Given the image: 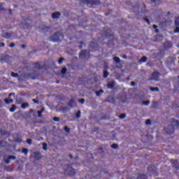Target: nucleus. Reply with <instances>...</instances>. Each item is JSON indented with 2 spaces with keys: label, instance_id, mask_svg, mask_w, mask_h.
<instances>
[{
  "label": "nucleus",
  "instance_id": "obj_2",
  "mask_svg": "<svg viewBox=\"0 0 179 179\" xmlns=\"http://www.w3.org/2000/svg\"><path fill=\"white\" fill-rule=\"evenodd\" d=\"M61 37H62V34L56 33L50 37V40H51V41H55V42L59 41V40H61Z\"/></svg>",
  "mask_w": 179,
  "mask_h": 179
},
{
  "label": "nucleus",
  "instance_id": "obj_16",
  "mask_svg": "<svg viewBox=\"0 0 179 179\" xmlns=\"http://www.w3.org/2000/svg\"><path fill=\"white\" fill-rule=\"evenodd\" d=\"M125 117H127V115H125V114H122V115H120L119 116V118H120V120H124V118H125Z\"/></svg>",
  "mask_w": 179,
  "mask_h": 179
},
{
  "label": "nucleus",
  "instance_id": "obj_33",
  "mask_svg": "<svg viewBox=\"0 0 179 179\" xmlns=\"http://www.w3.org/2000/svg\"><path fill=\"white\" fill-rule=\"evenodd\" d=\"M53 120H54V121H55L56 122H58V121H59V117H54Z\"/></svg>",
  "mask_w": 179,
  "mask_h": 179
},
{
  "label": "nucleus",
  "instance_id": "obj_29",
  "mask_svg": "<svg viewBox=\"0 0 179 179\" xmlns=\"http://www.w3.org/2000/svg\"><path fill=\"white\" fill-rule=\"evenodd\" d=\"M63 61H64V58H60V59H59V61H58V63H59V64H62Z\"/></svg>",
  "mask_w": 179,
  "mask_h": 179
},
{
  "label": "nucleus",
  "instance_id": "obj_41",
  "mask_svg": "<svg viewBox=\"0 0 179 179\" xmlns=\"http://www.w3.org/2000/svg\"><path fill=\"white\" fill-rule=\"evenodd\" d=\"M157 25H153V29H157Z\"/></svg>",
  "mask_w": 179,
  "mask_h": 179
},
{
  "label": "nucleus",
  "instance_id": "obj_24",
  "mask_svg": "<svg viewBox=\"0 0 179 179\" xmlns=\"http://www.w3.org/2000/svg\"><path fill=\"white\" fill-rule=\"evenodd\" d=\"M111 148H113V149H117V148H118V145L117 144H113L111 145Z\"/></svg>",
  "mask_w": 179,
  "mask_h": 179
},
{
  "label": "nucleus",
  "instance_id": "obj_31",
  "mask_svg": "<svg viewBox=\"0 0 179 179\" xmlns=\"http://www.w3.org/2000/svg\"><path fill=\"white\" fill-rule=\"evenodd\" d=\"M174 33H179V27H177L176 29L174 30Z\"/></svg>",
  "mask_w": 179,
  "mask_h": 179
},
{
  "label": "nucleus",
  "instance_id": "obj_43",
  "mask_svg": "<svg viewBox=\"0 0 179 179\" xmlns=\"http://www.w3.org/2000/svg\"><path fill=\"white\" fill-rule=\"evenodd\" d=\"M13 95H15V94L11 93V94H9V97H10V96H13Z\"/></svg>",
  "mask_w": 179,
  "mask_h": 179
},
{
  "label": "nucleus",
  "instance_id": "obj_17",
  "mask_svg": "<svg viewBox=\"0 0 179 179\" xmlns=\"http://www.w3.org/2000/svg\"><path fill=\"white\" fill-rule=\"evenodd\" d=\"M157 107V102H153L152 105V108H156Z\"/></svg>",
  "mask_w": 179,
  "mask_h": 179
},
{
  "label": "nucleus",
  "instance_id": "obj_46",
  "mask_svg": "<svg viewBox=\"0 0 179 179\" xmlns=\"http://www.w3.org/2000/svg\"><path fill=\"white\" fill-rule=\"evenodd\" d=\"M87 2H89V0H87Z\"/></svg>",
  "mask_w": 179,
  "mask_h": 179
},
{
  "label": "nucleus",
  "instance_id": "obj_25",
  "mask_svg": "<svg viewBox=\"0 0 179 179\" xmlns=\"http://www.w3.org/2000/svg\"><path fill=\"white\" fill-rule=\"evenodd\" d=\"M62 73H63V75L64 73H66V68H63L62 70Z\"/></svg>",
  "mask_w": 179,
  "mask_h": 179
},
{
  "label": "nucleus",
  "instance_id": "obj_1",
  "mask_svg": "<svg viewBox=\"0 0 179 179\" xmlns=\"http://www.w3.org/2000/svg\"><path fill=\"white\" fill-rule=\"evenodd\" d=\"M179 124L178 120H173L172 126H169V128L171 129L170 131L166 130L168 134H171V132H174V127H177Z\"/></svg>",
  "mask_w": 179,
  "mask_h": 179
},
{
  "label": "nucleus",
  "instance_id": "obj_7",
  "mask_svg": "<svg viewBox=\"0 0 179 179\" xmlns=\"http://www.w3.org/2000/svg\"><path fill=\"white\" fill-rule=\"evenodd\" d=\"M4 101L6 104H10V103H13V99H5Z\"/></svg>",
  "mask_w": 179,
  "mask_h": 179
},
{
  "label": "nucleus",
  "instance_id": "obj_35",
  "mask_svg": "<svg viewBox=\"0 0 179 179\" xmlns=\"http://www.w3.org/2000/svg\"><path fill=\"white\" fill-rule=\"evenodd\" d=\"M27 142L28 145H31V139H28L27 141Z\"/></svg>",
  "mask_w": 179,
  "mask_h": 179
},
{
  "label": "nucleus",
  "instance_id": "obj_37",
  "mask_svg": "<svg viewBox=\"0 0 179 179\" xmlns=\"http://www.w3.org/2000/svg\"><path fill=\"white\" fill-rule=\"evenodd\" d=\"M64 131H66V132H69V128L65 127Z\"/></svg>",
  "mask_w": 179,
  "mask_h": 179
},
{
  "label": "nucleus",
  "instance_id": "obj_47",
  "mask_svg": "<svg viewBox=\"0 0 179 179\" xmlns=\"http://www.w3.org/2000/svg\"><path fill=\"white\" fill-rule=\"evenodd\" d=\"M156 33H157V30H156Z\"/></svg>",
  "mask_w": 179,
  "mask_h": 179
},
{
  "label": "nucleus",
  "instance_id": "obj_36",
  "mask_svg": "<svg viewBox=\"0 0 179 179\" xmlns=\"http://www.w3.org/2000/svg\"><path fill=\"white\" fill-rule=\"evenodd\" d=\"M145 20L146 23H148V24H150V22L149 21V19L145 18Z\"/></svg>",
  "mask_w": 179,
  "mask_h": 179
},
{
  "label": "nucleus",
  "instance_id": "obj_26",
  "mask_svg": "<svg viewBox=\"0 0 179 179\" xmlns=\"http://www.w3.org/2000/svg\"><path fill=\"white\" fill-rule=\"evenodd\" d=\"M76 118H80V111H78L76 115Z\"/></svg>",
  "mask_w": 179,
  "mask_h": 179
},
{
  "label": "nucleus",
  "instance_id": "obj_4",
  "mask_svg": "<svg viewBox=\"0 0 179 179\" xmlns=\"http://www.w3.org/2000/svg\"><path fill=\"white\" fill-rule=\"evenodd\" d=\"M59 16H61V13H59V12L54 13L52 15V19H58V17H59Z\"/></svg>",
  "mask_w": 179,
  "mask_h": 179
},
{
  "label": "nucleus",
  "instance_id": "obj_27",
  "mask_svg": "<svg viewBox=\"0 0 179 179\" xmlns=\"http://www.w3.org/2000/svg\"><path fill=\"white\" fill-rule=\"evenodd\" d=\"M43 150H47V145L45 143H43Z\"/></svg>",
  "mask_w": 179,
  "mask_h": 179
},
{
  "label": "nucleus",
  "instance_id": "obj_32",
  "mask_svg": "<svg viewBox=\"0 0 179 179\" xmlns=\"http://www.w3.org/2000/svg\"><path fill=\"white\" fill-rule=\"evenodd\" d=\"M78 101L81 103L83 104L85 103V99H79Z\"/></svg>",
  "mask_w": 179,
  "mask_h": 179
},
{
  "label": "nucleus",
  "instance_id": "obj_11",
  "mask_svg": "<svg viewBox=\"0 0 179 179\" xmlns=\"http://www.w3.org/2000/svg\"><path fill=\"white\" fill-rule=\"evenodd\" d=\"M86 52H87V51L86 50L81 51V52L80 53V57H85V55H86Z\"/></svg>",
  "mask_w": 179,
  "mask_h": 179
},
{
  "label": "nucleus",
  "instance_id": "obj_42",
  "mask_svg": "<svg viewBox=\"0 0 179 179\" xmlns=\"http://www.w3.org/2000/svg\"><path fill=\"white\" fill-rule=\"evenodd\" d=\"M22 48H26V46L24 45H22Z\"/></svg>",
  "mask_w": 179,
  "mask_h": 179
},
{
  "label": "nucleus",
  "instance_id": "obj_22",
  "mask_svg": "<svg viewBox=\"0 0 179 179\" xmlns=\"http://www.w3.org/2000/svg\"><path fill=\"white\" fill-rule=\"evenodd\" d=\"M113 60L115 61V62H117V63L120 62V59L117 57H115L113 58Z\"/></svg>",
  "mask_w": 179,
  "mask_h": 179
},
{
  "label": "nucleus",
  "instance_id": "obj_38",
  "mask_svg": "<svg viewBox=\"0 0 179 179\" xmlns=\"http://www.w3.org/2000/svg\"><path fill=\"white\" fill-rule=\"evenodd\" d=\"M10 47L11 48H13V47H15V43H11V44L10 45Z\"/></svg>",
  "mask_w": 179,
  "mask_h": 179
},
{
  "label": "nucleus",
  "instance_id": "obj_12",
  "mask_svg": "<svg viewBox=\"0 0 179 179\" xmlns=\"http://www.w3.org/2000/svg\"><path fill=\"white\" fill-rule=\"evenodd\" d=\"M150 90H151V92H159V88L157 87H151Z\"/></svg>",
  "mask_w": 179,
  "mask_h": 179
},
{
  "label": "nucleus",
  "instance_id": "obj_39",
  "mask_svg": "<svg viewBox=\"0 0 179 179\" xmlns=\"http://www.w3.org/2000/svg\"><path fill=\"white\" fill-rule=\"evenodd\" d=\"M0 47H5V43H0Z\"/></svg>",
  "mask_w": 179,
  "mask_h": 179
},
{
  "label": "nucleus",
  "instance_id": "obj_28",
  "mask_svg": "<svg viewBox=\"0 0 179 179\" xmlns=\"http://www.w3.org/2000/svg\"><path fill=\"white\" fill-rule=\"evenodd\" d=\"M4 37H5L6 38H9V37H10V35H9V34H4Z\"/></svg>",
  "mask_w": 179,
  "mask_h": 179
},
{
  "label": "nucleus",
  "instance_id": "obj_19",
  "mask_svg": "<svg viewBox=\"0 0 179 179\" xmlns=\"http://www.w3.org/2000/svg\"><path fill=\"white\" fill-rule=\"evenodd\" d=\"M11 76H13V78H17V76H19V75L17 73H11Z\"/></svg>",
  "mask_w": 179,
  "mask_h": 179
},
{
  "label": "nucleus",
  "instance_id": "obj_13",
  "mask_svg": "<svg viewBox=\"0 0 179 179\" xmlns=\"http://www.w3.org/2000/svg\"><path fill=\"white\" fill-rule=\"evenodd\" d=\"M15 110H16V106L15 105H13L10 109V113H14Z\"/></svg>",
  "mask_w": 179,
  "mask_h": 179
},
{
  "label": "nucleus",
  "instance_id": "obj_18",
  "mask_svg": "<svg viewBox=\"0 0 179 179\" xmlns=\"http://www.w3.org/2000/svg\"><path fill=\"white\" fill-rule=\"evenodd\" d=\"M108 76V72L107 71H103V78H107Z\"/></svg>",
  "mask_w": 179,
  "mask_h": 179
},
{
  "label": "nucleus",
  "instance_id": "obj_8",
  "mask_svg": "<svg viewBox=\"0 0 179 179\" xmlns=\"http://www.w3.org/2000/svg\"><path fill=\"white\" fill-rule=\"evenodd\" d=\"M44 111V108H42L41 110L38 111V117H39V118H41L42 117V114L43 112Z\"/></svg>",
  "mask_w": 179,
  "mask_h": 179
},
{
  "label": "nucleus",
  "instance_id": "obj_23",
  "mask_svg": "<svg viewBox=\"0 0 179 179\" xmlns=\"http://www.w3.org/2000/svg\"><path fill=\"white\" fill-rule=\"evenodd\" d=\"M27 106H29L28 103H23L21 107H22V108H26L27 107Z\"/></svg>",
  "mask_w": 179,
  "mask_h": 179
},
{
  "label": "nucleus",
  "instance_id": "obj_40",
  "mask_svg": "<svg viewBox=\"0 0 179 179\" xmlns=\"http://www.w3.org/2000/svg\"><path fill=\"white\" fill-rule=\"evenodd\" d=\"M131 86H135V82H131Z\"/></svg>",
  "mask_w": 179,
  "mask_h": 179
},
{
  "label": "nucleus",
  "instance_id": "obj_20",
  "mask_svg": "<svg viewBox=\"0 0 179 179\" xmlns=\"http://www.w3.org/2000/svg\"><path fill=\"white\" fill-rule=\"evenodd\" d=\"M150 101H145L143 102V104H144V106H149Z\"/></svg>",
  "mask_w": 179,
  "mask_h": 179
},
{
  "label": "nucleus",
  "instance_id": "obj_5",
  "mask_svg": "<svg viewBox=\"0 0 179 179\" xmlns=\"http://www.w3.org/2000/svg\"><path fill=\"white\" fill-rule=\"evenodd\" d=\"M15 159H16V157L10 156L7 159H6V163L7 164H9V163H10V160H15Z\"/></svg>",
  "mask_w": 179,
  "mask_h": 179
},
{
  "label": "nucleus",
  "instance_id": "obj_3",
  "mask_svg": "<svg viewBox=\"0 0 179 179\" xmlns=\"http://www.w3.org/2000/svg\"><path fill=\"white\" fill-rule=\"evenodd\" d=\"M152 79L154 80H156V78H159V76H160V73H159V72L157 71H155L152 74Z\"/></svg>",
  "mask_w": 179,
  "mask_h": 179
},
{
  "label": "nucleus",
  "instance_id": "obj_44",
  "mask_svg": "<svg viewBox=\"0 0 179 179\" xmlns=\"http://www.w3.org/2000/svg\"><path fill=\"white\" fill-rule=\"evenodd\" d=\"M33 101H34V103H36V99H33Z\"/></svg>",
  "mask_w": 179,
  "mask_h": 179
},
{
  "label": "nucleus",
  "instance_id": "obj_30",
  "mask_svg": "<svg viewBox=\"0 0 179 179\" xmlns=\"http://www.w3.org/2000/svg\"><path fill=\"white\" fill-rule=\"evenodd\" d=\"M145 124L146 125H150V120H147Z\"/></svg>",
  "mask_w": 179,
  "mask_h": 179
},
{
  "label": "nucleus",
  "instance_id": "obj_45",
  "mask_svg": "<svg viewBox=\"0 0 179 179\" xmlns=\"http://www.w3.org/2000/svg\"><path fill=\"white\" fill-rule=\"evenodd\" d=\"M123 58H124V59L127 58V56H123Z\"/></svg>",
  "mask_w": 179,
  "mask_h": 179
},
{
  "label": "nucleus",
  "instance_id": "obj_21",
  "mask_svg": "<svg viewBox=\"0 0 179 179\" xmlns=\"http://www.w3.org/2000/svg\"><path fill=\"white\" fill-rule=\"evenodd\" d=\"M34 66L35 68L38 69H40V64L38 63H35L34 64Z\"/></svg>",
  "mask_w": 179,
  "mask_h": 179
},
{
  "label": "nucleus",
  "instance_id": "obj_10",
  "mask_svg": "<svg viewBox=\"0 0 179 179\" xmlns=\"http://www.w3.org/2000/svg\"><path fill=\"white\" fill-rule=\"evenodd\" d=\"M102 93H104V91L103 90L96 92V94L98 96H101Z\"/></svg>",
  "mask_w": 179,
  "mask_h": 179
},
{
  "label": "nucleus",
  "instance_id": "obj_6",
  "mask_svg": "<svg viewBox=\"0 0 179 179\" xmlns=\"http://www.w3.org/2000/svg\"><path fill=\"white\" fill-rule=\"evenodd\" d=\"M34 157L36 159L38 160L41 157V155L38 152H34Z\"/></svg>",
  "mask_w": 179,
  "mask_h": 179
},
{
  "label": "nucleus",
  "instance_id": "obj_14",
  "mask_svg": "<svg viewBox=\"0 0 179 179\" xmlns=\"http://www.w3.org/2000/svg\"><path fill=\"white\" fill-rule=\"evenodd\" d=\"M148 61V58L146 57H143L141 58V62H146Z\"/></svg>",
  "mask_w": 179,
  "mask_h": 179
},
{
  "label": "nucleus",
  "instance_id": "obj_34",
  "mask_svg": "<svg viewBox=\"0 0 179 179\" xmlns=\"http://www.w3.org/2000/svg\"><path fill=\"white\" fill-rule=\"evenodd\" d=\"M175 24H176V26H179L178 20H175Z\"/></svg>",
  "mask_w": 179,
  "mask_h": 179
},
{
  "label": "nucleus",
  "instance_id": "obj_15",
  "mask_svg": "<svg viewBox=\"0 0 179 179\" xmlns=\"http://www.w3.org/2000/svg\"><path fill=\"white\" fill-rule=\"evenodd\" d=\"M22 153H24L25 155V156H27V153H29V150H27V149L24 148L22 150Z\"/></svg>",
  "mask_w": 179,
  "mask_h": 179
},
{
  "label": "nucleus",
  "instance_id": "obj_9",
  "mask_svg": "<svg viewBox=\"0 0 179 179\" xmlns=\"http://www.w3.org/2000/svg\"><path fill=\"white\" fill-rule=\"evenodd\" d=\"M114 87V82L108 84V89H113Z\"/></svg>",
  "mask_w": 179,
  "mask_h": 179
}]
</instances>
